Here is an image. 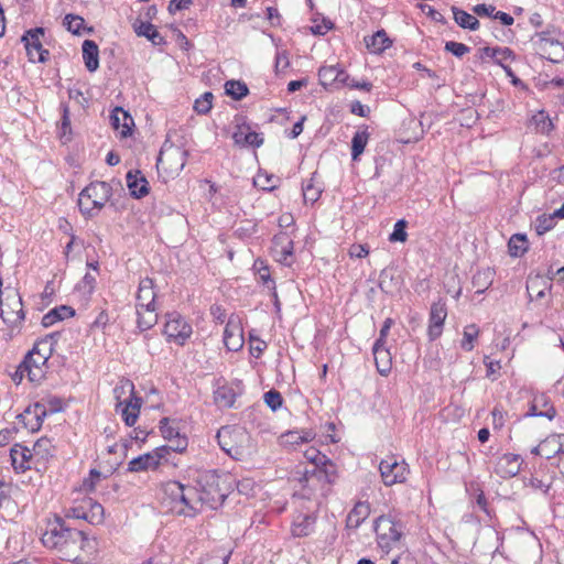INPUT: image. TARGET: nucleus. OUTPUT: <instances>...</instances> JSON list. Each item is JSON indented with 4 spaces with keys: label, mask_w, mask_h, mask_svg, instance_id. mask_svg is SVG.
Masks as SVG:
<instances>
[{
    "label": "nucleus",
    "mask_w": 564,
    "mask_h": 564,
    "mask_svg": "<svg viewBox=\"0 0 564 564\" xmlns=\"http://www.w3.org/2000/svg\"><path fill=\"white\" fill-rule=\"evenodd\" d=\"M41 541L61 560L68 562L77 560L79 552L89 544L84 531L69 528L59 516H54L53 520L47 521Z\"/></svg>",
    "instance_id": "obj_1"
},
{
    "label": "nucleus",
    "mask_w": 564,
    "mask_h": 564,
    "mask_svg": "<svg viewBox=\"0 0 564 564\" xmlns=\"http://www.w3.org/2000/svg\"><path fill=\"white\" fill-rule=\"evenodd\" d=\"M163 492L171 500V510L184 517H195L204 500L197 488L176 480L167 481L163 486Z\"/></svg>",
    "instance_id": "obj_2"
},
{
    "label": "nucleus",
    "mask_w": 564,
    "mask_h": 564,
    "mask_svg": "<svg viewBox=\"0 0 564 564\" xmlns=\"http://www.w3.org/2000/svg\"><path fill=\"white\" fill-rule=\"evenodd\" d=\"M53 348L48 339H42L34 344L31 351L24 357L18 367L13 380H22L24 376L31 382H41L45 378L47 371V361L52 355Z\"/></svg>",
    "instance_id": "obj_3"
},
{
    "label": "nucleus",
    "mask_w": 564,
    "mask_h": 564,
    "mask_svg": "<svg viewBox=\"0 0 564 564\" xmlns=\"http://www.w3.org/2000/svg\"><path fill=\"white\" fill-rule=\"evenodd\" d=\"M304 457L312 464V468H305L301 482H305L304 487L313 485L315 481L319 484H332L336 479V467L334 463L322 454L317 448L311 447L304 453Z\"/></svg>",
    "instance_id": "obj_4"
},
{
    "label": "nucleus",
    "mask_w": 564,
    "mask_h": 564,
    "mask_svg": "<svg viewBox=\"0 0 564 564\" xmlns=\"http://www.w3.org/2000/svg\"><path fill=\"white\" fill-rule=\"evenodd\" d=\"M155 296L153 281L149 278L142 279L135 296L137 323L142 332L151 329L158 323Z\"/></svg>",
    "instance_id": "obj_5"
},
{
    "label": "nucleus",
    "mask_w": 564,
    "mask_h": 564,
    "mask_svg": "<svg viewBox=\"0 0 564 564\" xmlns=\"http://www.w3.org/2000/svg\"><path fill=\"white\" fill-rule=\"evenodd\" d=\"M378 546L389 553L403 546V525L390 514H382L375 521Z\"/></svg>",
    "instance_id": "obj_6"
},
{
    "label": "nucleus",
    "mask_w": 564,
    "mask_h": 564,
    "mask_svg": "<svg viewBox=\"0 0 564 564\" xmlns=\"http://www.w3.org/2000/svg\"><path fill=\"white\" fill-rule=\"evenodd\" d=\"M112 196V187L107 182L96 181L87 185L78 197L79 210L84 216L94 217Z\"/></svg>",
    "instance_id": "obj_7"
},
{
    "label": "nucleus",
    "mask_w": 564,
    "mask_h": 564,
    "mask_svg": "<svg viewBox=\"0 0 564 564\" xmlns=\"http://www.w3.org/2000/svg\"><path fill=\"white\" fill-rule=\"evenodd\" d=\"M117 399V411L120 412L126 425L133 426L139 417L142 399L135 395L134 384L130 380L121 381L113 389Z\"/></svg>",
    "instance_id": "obj_8"
},
{
    "label": "nucleus",
    "mask_w": 564,
    "mask_h": 564,
    "mask_svg": "<svg viewBox=\"0 0 564 564\" xmlns=\"http://www.w3.org/2000/svg\"><path fill=\"white\" fill-rule=\"evenodd\" d=\"M223 477L216 471H207L200 476L199 484L204 497L203 503H208L212 508L223 505L227 497V489L221 487Z\"/></svg>",
    "instance_id": "obj_9"
},
{
    "label": "nucleus",
    "mask_w": 564,
    "mask_h": 564,
    "mask_svg": "<svg viewBox=\"0 0 564 564\" xmlns=\"http://www.w3.org/2000/svg\"><path fill=\"white\" fill-rule=\"evenodd\" d=\"M164 335L169 341H173L183 346L192 336L193 329L191 324L177 312L165 314Z\"/></svg>",
    "instance_id": "obj_10"
},
{
    "label": "nucleus",
    "mask_w": 564,
    "mask_h": 564,
    "mask_svg": "<svg viewBox=\"0 0 564 564\" xmlns=\"http://www.w3.org/2000/svg\"><path fill=\"white\" fill-rule=\"evenodd\" d=\"M533 45L542 57L552 63H560L564 59V44L550 36L549 31L536 33Z\"/></svg>",
    "instance_id": "obj_11"
},
{
    "label": "nucleus",
    "mask_w": 564,
    "mask_h": 564,
    "mask_svg": "<svg viewBox=\"0 0 564 564\" xmlns=\"http://www.w3.org/2000/svg\"><path fill=\"white\" fill-rule=\"evenodd\" d=\"M187 152L178 147L163 148L156 160L158 169L177 175L186 164Z\"/></svg>",
    "instance_id": "obj_12"
},
{
    "label": "nucleus",
    "mask_w": 564,
    "mask_h": 564,
    "mask_svg": "<svg viewBox=\"0 0 564 564\" xmlns=\"http://www.w3.org/2000/svg\"><path fill=\"white\" fill-rule=\"evenodd\" d=\"M379 470L383 484L388 487L403 484L410 473L408 464L404 460L398 462L393 456L382 459L379 464Z\"/></svg>",
    "instance_id": "obj_13"
},
{
    "label": "nucleus",
    "mask_w": 564,
    "mask_h": 564,
    "mask_svg": "<svg viewBox=\"0 0 564 564\" xmlns=\"http://www.w3.org/2000/svg\"><path fill=\"white\" fill-rule=\"evenodd\" d=\"M0 315L11 327L18 326L24 319L22 299L17 291L8 293L4 300L0 301Z\"/></svg>",
    "instance_id": "obj_14"
},
{
    "label": "nucleus",
    "mask_w": 564,
    "mask_h": 564,
    "mask_svg": "<svg viewBox=\"0 0 564 564\" xmlns=\"http://www.w3.org/2000/svg\"><path fill=\"white\" fill-rule=\"evenodd\" d=\"M44 29L39 26L24 32L21 41L24 43L30 62L45 63L50 52L42 45L41 37L44 35Z\"/></svg>",
    "instance_id": "obj_15"
},
{
    "label": "nucleus",
    "mask_w": 564,
    "mask_h": 564,
    "mask_svg": "<svg viewBox=\"0 0 564 564\" xmlns=\"http://www.w3.org/2000/svg\"><path fill=\"white\" fill-rule=\"evenodd\" d=\"M169 448L156 447L152 452L142 454L128 463L129 473H140L156 469L162 462H167Z\"/></svg>",
    "instance_id": "obj_16"
},
{
    "label": "nucleus",
    "mask_w": 564,
    "mask_h": 564,
    "mask_svg": "<svg viewBox=\"0 0 564 564\" xmlns=\"http://www.w3.org/2000/svg\"><path fill=\"white\" fill-rule=\"evenodd\" d=\"M447 317L446 303L438 300L431 305L427 336L431 341L437 339L443 333L444 322Z\"/></svg>",
    "instance_id": "obj_17"
},
{
    "label": "nucleus",
    "mask_w": 564,
    "mask_h": 564,
    "mask_svg": "<svg viewBox=\"0 0 564 564\" xmlns=\"http://www.w3.org/2000/svg\"><path fill=\"white\" fill-rule=\"evenodd\" d=\"M243 330L238 319H228L224 330V344L230 351H238L243 346Z\"/></svg>",
    "instance_id": "obj_18"
},
{
    "label": "nucleus",
    "mask_w": 564,
    "mask_h": 564,
    "mask_svg": "<svg viewBox=\"0 0 564 564\" xmlns=\"http://www.w3.org/2000/svg\"><path fill=\"white\" fill-rule=\"evenodd\" d=\"M521 463L522 462L520 455L511 453L503 454L498 458L495 466V471L501 478H512L520 473Z\"/></svg>",
    "instance_id": "obj_19"
},
{
    "label": "nucleus",
    "mask_w": 564,
    "mask_h": 564,
    "mask_svg": "<svg viewBox=\"0 0 564 564\" xmlns=\"http://www.w3.org/2000/svg\"><path fill=\"white\" fill-rule=\"evenodd\" d=\"M10 457L13 468L19 473H24L35 466L31 448L24 445L15 444L10 451Z\"/></svg>",
    "instance_id": "obj_20"
},
{
    "label": "nucleus",
    "mask_w": 564,
    "mask_h": 564,
    "mask_svg": "<svg viewBox=\"0 0 564 564\" xmlns=\"http://www.w3.org/2000/svg\"><path fill=\"white\" fill-rule=\"evenodd\" d=\"M555 415L556 410L545 394L535 395L525 413V416H540L549 420H553Z\"/></svg>",
    "instance_id": "obj_21"
},
{
    "label": "nucleus",
    "mask_w": 564,
    "mask_h": 564,
    "mask_svg": "<svg viewBox=\"0 0 564 564\" xmlns=\"http://www.w3.org/2000/svg\"><path fill=\"white\" fill-rule=\"evenodd\" d=\"M127 186L134 198H142L149 193V182L139 170H130L127 175Z\"/></svg>",
    "instance_id": "obj_22"
},
{
    "label": "nucleus",
    "mask_w": 564,
    "mask_h": 564,
    "mask_svg": "<svg viewBox=\"0 0 564 564\" xmlns=\"http://www.w3.org/2000/svg\"><path fill=\"white\" fill-rule=\"evenodd\" d=\"M31 452L35 460L34 468L40 469V466L54 456L55 448L50 438L42 437L33 444Z\"/></svg>",
    "instance_id": "obj_23"
},
{
    "label": "nucleus",
    "mask_w": 564,
    "mask_h": 564,
    "mask_svg": "<svg viewBox=\"0 0 564 564\" xmlns=\"http://www.w3.org/2000/svg\"><path fill=\"white\" fill-rule=\"evenodd\" d=\"M375 364L381 376H388L391 371L392 357L383 343H375L372 347Z\"/></svg>",
    "instance_id": "obj_24"
},
{
    "label": "nucleus",
    "mask_w": 564,
    "mask_h": 564,
    "mask_svg": "<svg viewBox=\"0 0 564 564\" xmlns=\"http://www.w3.org/2000/svg\"><path fill=\"white\" fill-rule=\"evenodd\" d=\"M110 123L121 137H127L131 132L133 119L123 108L116 107L110 115Z\"/></svg>",
    "instance_id": "obj_25"
},
{
    "label": "nucleus",
    "mask_w": 564,
    "mask_h": 564,
    "mask_svg": "<svg viewBox=\"0 0 564 564\" xmlns=\"http://www.w3.org/2000/svg\"><path fill=\"white\" fill-rule=\"evenodd\" d=\"M232 139L238 145H251L259 148L263 144V138L260 133L250 131L247 126H238L232 134Z\"/></svg>",
    "instance_id": "obj_26"
},
{
    "label": "nucleus",
    "mask_w": 564,
    "mask_h": 564,
    "mask_svg": "<svg viewBox=\"0 0 564 564\" xmlns=\"http://www.w3.org/2000/svg\"><path fill=\"white\" fill-rule=\"evenodd\" d=\"M316 522V517L313 514L299 513L292 524V534L296 538H304L310 535Z\"/></svg>",
    "instance_id": "obj_27"
},
{
    "label": "nucleus",
    "mask_w": 564,
    "mask_h": 564,
    "mask_svg": "<svg viewBox=\"0 0 564 564\" xmlns=\"http://www.w3.org/2000/svg\"><path fill=\"white\" fill-rule=\"evenodd\" d=\"M234 431L230 427L224 426L217 433V440L220 448L230 457L238 458L241 455L240 446L232 443Z\"/></svg>",
    "instance_id": "obj_28"
},
{
    "label": "nucleus",
    "mask_w": 564,
    "mask_h": 564,
    "mask_svg": "<svg viewBox=\"0 0 564 564\" xmlns=\"http://www.w3.org/2000/svg\"><path fill=\"white\" fill-rule=\"evenodd\" d=\"M543 457L551 459L556 455L564 454V434H552L541 442Z\"/></svg>",
    "instance_id": "obj_29"
},
{
    "label": "nucleus",
    "mask_w": 564,
    "mask_h": 564,
    "mask_svg": "<svg viewBox=\"0 0 564 564\" xmlns=\"http://www.w3.org/2000/svg\"><path fill=\"white\" fill-rule=\"evenodd\" d=\"M367 48L373 54H381L391 46L392 41L389 39L384 30H379L371 36L365 37Z\"/></svg>",
    "instance_id": "obj_30"
},
{
    "label": "nucleus",
    "mask_w": 564,
    "mask_h": 564,
    "mask_svg": "<svg viewBox=\"0 0 564 564\" xmlns=\"http://www.w3.org/2000/svg\"><path fill=\"white\" fill-rule=\"evenodd\" d=\"M370 514V506L367 502H357L347 516V527L357 529Z\"/></svg>",
    "instance_id": "obj_31"
},
{
    "label": "nucleus",
    "mask_w": 564,
    "mask_h": 564,
    "mask_svg": "<svg viewBox=\"0 0 564 564\" xmlns=\"http://www.w3.org/2000/svg\"><path fill=\"white\" fill-rule=\"evenodd\" d=\"M83 58L85 66L89 72H95L99 67L98 45L91 40H85L83 43Z\"/></svg>",
    "instance_id": "obj_32"
},
{
    "label": "nucleus",
    "mask_w": 564,
    "mask_h": 564,
    "mask_svg": "<svg viewBox=\"0 0 564 564\" xmlns=\"http://www.w3.org/2000/svg\"><path fill=\"white\" fill-rule=\"evenodd\" d=\"M237 394L231 387L221 386L214 391V402L220 409L234 406Z\"/></svg>",
    "instance_id": "obj_33"
},
{
    "label": "nucleus",
    "mask_w": 564,
    "mask_h": 564,
    "mask_svg": "<svg viewBox=\"0 0 564 564\" xmlns=\"http://www.w3.org/2000/svg\"><path fill=\"white\" fill-rule=\"evenodd\" d=\"M550 289L551 284L541 275L529 278L527 282V292L529 294L530 300H533V293L535 294L536 300L544 297L546 291H549Z\"/></svg>",
    "instance_id": "obj_34"
},
{
    "label": "nucleus",
    "mask_w": 564,
    "mask_h": 564,
    "mask_svg": "<svg viewBox=\"0 0 564 564\" xmlns=\"http://www.w3.org/2000/svg\"><path fill=\"white\" fill-rule=\"evenodd\" d=\"M85 521L90 524H100L104 521V507L91 498L85 499Z\"/></svg>",
    "instance_id": "obj_35"
},
{
    "label": "nucleus",
    "mask_w": 564,
    "mask_h": 564,
    "mask_svg": "<svg viewBox=\"0 0 564 564\" xmlns=\"http://www.w3.org/2000/svg\"><path fill=\"white\" fill-rule=\"evenodd\" d=\"M134 31L139 36H144L154 45H162L165 43L164 37L160 34L156 28L150 22H140L134 26Z\"/></svg>",
    "instance_id": "obj_36"
},
{
    "label": "nucleus",
    "mask_w": 564,
    "mask_h": 564,
    "mask_svg": "<svg viewBox=\"0 0 564 564\" xmlns=\"http://www.w3.org/2000/svg\"><path fill=\"white\" fill-rule=\"evenodd\" d=\"M455 22L463 29L476 31L479 28V21L470 13L457 8L452 7Z\"/></svg>",
    "instance_id": "obj_37"
},
{
    "label": "nucleus",
    "mask_w": 564,
    "mask_h": 564,
    "mask_svg": "<svg viewBox=\"0 0 564 564\" xmlns=\"http://www.w3.org/2000/svg\"><path fill=\"white\" fill-rule=\"evenodd\" d=\"M369 140V132L367 129L357 131L351 139V159L357 161L365 151V148Z\"/></svg>",
    "instance_id": "obj_38"
},
{
    "label": "nucleus",
    "mask_w": 564,
    "mask_h": 564,
    "mask_svg": "<svg viewBox=\"0 0 564 564\" xmlns=\"http://www.w3.org/2000/svg\"><path fill=\"white\" fill-rule=\"evenodd\" d=\"M494 271L489 268L478 271L473 276V285L476 288V293H484L492 283Z\"/></svg>",
    "instance_id": "obj_39"
},
{
    "label": "nucleus",
    "mask_w": 564,
    "mask_h": 564,
    "mask_svg": "<svg viewBox=\"0 0 564 564\" xmlns=\"http://www.w3.org/2000/svg\"><path fill=\"white\" fill-rule=\"evenodd\" d=\"M316 434L312 430L292 431L283 435L285 443L299 445L308 443L315 438Z\"/></svg>",
    "instance_id": "obj_40"
},
{
    "label": "nucleus",
    "mask_w": 564,
    "mask_h": 564,
    "mask_svg": "<svg viewBox=\"0 0 564 564\" xmlns=\"http://www.w3.org/2000/svg\"><path fill=\"white\" fill-rule=\"evenodd\" d=\"M253 269L258 275L259 281L267 285L269 290L274 291L275 282L271 279L270 270L267 263L261 259H257L253 263Z\"/></svg>",
    "instance_id": "obj_41"
},
{
    "label": "nucleus",
    "mask_w": 564,
    "mask_h": 564,
    "mask_svg": "<svg viewBox=\"0 0 564 564\" xmlns=\"http://www.w3.org/2000/svg\"><path fill=\"white\" fill-rule=\"evenodd\" d=\"M226 94L235 100H241L249 93L247 85L240 80H228L225 84Z\"/></svg>",
    "instance_id": "obj_42"
},
{
    "label": "nucleus",
    "mask_w": 564,
    "mask_h": 564,
    "mask_svg": "<svg viewBox=\"0 0 564 564\" xmlns=\"http://www.w3.org/2000/svg\"><path fill=\"white\" fill-rule=\"evenodd\" d=\"M230 556L231 551L218 549L203 556L198 564H228Z\"/></svg>",
    "instance_id": "obj_43"
},
{
    "label": "nucleus",
    "mask_w": 564,
    "mask_h": 564,
    "mask_svg": "<svg viewBox=\"0 0 564 564\" xmlns=\"http://www.w3.org/2000/svg\"><path fill=\"white\" fill-rule=\"evenodd\" d=\"M508 250L511 257L517 258L522 256L528 250L525 236L520 234L513 235L509 239Z\"/></svg>",
    "instance_id": "obj_44"
},
{
    "label": "nucleus",
    "mask_w": 564,
    "mask_h": 564,
    "mask_svg": "<svg viewBox=\"0 0 564 564\" xmlns=\"http://www.w3.org/2000/svg\"><path fill=\"white\" fill-rule=\"evenodd\" d=\"M273 242L275 247L281 245V258L279 259V261H286L288 257L292 256L293 253V241L286 235L283 234L280 236H275Z\"/></svg>",
    "instance_id": "obj_45"
},
{
    "label": "nucleus",
    "mask_w": 564,
    "mask_h": 564,
    "mask_svg": "<svg viewBox=\"0 0 564 564\" xmlns=\"http://www.w3.org/2000/svg\"><path fill=\"white\" fill-rule=\"evenodd\" d=\"M479 329L475 324L467 325L464 328V338L462 340V348L465 351H471L474 349V340L477 338Z\"/></svg>",
    "instance_id": "obj_46"
},
{
    "label": "nucleus",
    "mask_w": 564,
    "mask_h": 564,
    "mask_svg": "<svg viewBox=\"0 0 564 564\" xmlns=\"http://www.w3.org/2000/svg\"><path fill=\"white\" fill-rule=\"evenodd\" d=\"M556 217L552 215H541L535 220V231L539 236L551 230L556 224Z\"/></svg>",
    "instance_id": "obj_47"
},
{
    "label": "nucleus",
    "mask_w": 564,
    "mask_h": 564,
    "mask_svg": "<svg viewBox=\"0 0 564 564\" xmlns=\"http://www.w3.org/2000/svg\"><path fill=\"white\" fill-rule=\"evenodd\" d=\"M408 221L405 219H399L393 227V231L389 236L391 242H405L408 239L406 232Z\"/></svg>",
    "instance_id": "obj_48"
},
{
    "label": "nucleus",
    "mask_w": 564,
    "mask_h": 564,
    "mask_svg": "<svg viewBox=\"0 0 564 564\" xmlns=\"http://www.w3.org/2000/svg\"><path fill=\"white\" fill-rule=\"evenodd\" d=\"M84 19L79 15L66 14L63 24L73 34H80V29L84 25Z\"/></svg>",
    "instance_id": "obj_49"
},
{
    "label": "nucleus",
    "mask_w": 564,
    "mask_h": 564,
    "mask_svg": "<svg viewBox=\"0 0 564 564\" xmlns=\"http://www.w3.org/2000/svg\"><path fill=\"white\" fill-rule=\"evenodd\" d=\"M276 180L273 175H268V174H261L259 173L254 178H253V184L254 186L263 189V191H272L276 187V184H275Z\"/></svg>",
    "instance_id": "obj_50"
},
{
    "label": "nucleus",
    "mask_w": 564,
    "mask_h": 564,
    "mask_svg": "<svg viewBox=\"0 0 564 564\" xmlns=\"http://www.w3.org/2000/svg\"><path fill=\"white\" fill-rule=\"evenodd\" d=\"M264 403L272 410L276 411L282 406L283 398L281 393L274 389L269 390L263 395Z\"/></svg>",
    "instance_id": "obj_51"
},
{
    "label": "nucleus",
    "mask_w": 564,
    "mask_h": 564,
    "mask_svg": "<svg viewBox=\"0 0 564 564\" xmlns=\"http://www.w3.org/2000/svg\"><path fill=\"white\" fill-rule=\"evenodd\" d=\"M339 74V70L335 66H324L318 70V77L323 85L337 80Z\"/></svg>",
    "instance_id": "obj_52"
},
{
    "label": "nucleus",
    "mask_w": 564,
    "mask_h": 564,
    "mask_svg": "<svg viewBox=\"0 0 564 564\" xmlns=\"http://www.w3.org/2000/svg\"><path fill=\"white\" fill-rule=\"evenodd\" d=\"M160 431L162 436L169 442H173L174 438L181 436L178 430L170 424V420L167 417H163L160 421Z\"/></svg>",
    "instance_id": "obj_53"
},
{
    "label": "nucleus",
    "mask_w": 564,
    "mask_h": 564,
    "mask_svg": "<svg viewBox=\"0 0 564 564\" xmlns=\"http://www.w3.org/2000/svg\"><path fill=\"white\" fill-rule=\"evenodd\" d=\"M321 193L322 191L314 186L313 178L303 185V197L305 202L315 203L319 198Z\"/></svg>",
    "instance_id": "obj_54"
},
{
    "label": "nucleus",
    "mask_w": 564,
    "mask_h": 564,
    "mask_svg": "<svg viewBox=\"0 0 564 564\" xmlns=\"http://www.w3.org/2000/svg\"><path fill=\"white\" fill-rule=\"evenodd\" d=\"M445 51L452 53L456 57H462L470 51V47L464 43L448 41L445 43Z\"/></svg>",
    "instance_id": "obj_55"
},
{
    "label": "nucleus",
    "mask_w": 564,
    "mask_h": 564,
    "mask_svg": "<svg viewBox=\"0 0 564 564\" xmlns=\"http://www.w3.org/2000/svg\"><path fill=\"white\" fill-rule=\"evenodd\" d=\"M85 499L80 502V505L76 507H70L65 509L64 516L67 519H80L85 520Z\"/></svg>",
    "instance_id": "obj_56"
},
{
    "label": "nucleus",
    "mask_w": 564,
    "mask_h": 564,
    "mask_svg": "<svg viewBox=\"0 0 564 564\" xmlns=\"http://www.w3.org/2000/svg\"><path fill=\"white\" fill-rule=\"evenodd\" d=\"M100 478L101 473L97 469H91L89 473V477L84 479L83 487L85 488L86 491H94Z\"/></svg>",
    "instance_id": "obj_57"
},
{
    "label": "nucleus",
    "mask_w": 564,
    "mask_h": 564,
    "mask_svg": "<svg viewBox=\"0 0 564 564\" xmlns=\"http://www.w3.org/2000/svg\"><path fill=\"white\" fill-rule=\"evenodd\" d=\"M254 481L251 478H243L237 481V490L245 496L253 495Z\"/></svg>",
    "instance_id": "obj_58"
},
{
    "label": "nucleus",
    "mask_w": 564,
    "mask_h": 564,
    "mask_svg": "<svg viewBox=\"0 0 564 564\" xmlns=\"http://www.w3.org/2000/svg\"><path fill=\"white\" fill-rule=\"evenodd\" d=\"M170 443H171L170 445L164 446V447L169 448V453L171 451L176 452V453H182L186 449V447L188 445L187 438L185 436H180L177 438H174L173 442H170Z\"/></svg>",
    "instance_id": "obj_59"
},
{
    "label": "nucleus",
    "mask_w": 564,
    "mask_h": 564,
    "mask_svg": "<svg viewBox=\"0 0 564 564\" xmlns=\"http://www.w3.org/2000/svg\"><path fill=\"white\" fill-rule=\"evenodd\" d=\"M473 11L479 17H491L496 13V8L491 4L480 3L473 8Z\"/></svg>",
    "instance_id": "obj_60"
},
{
    "label": "nucleus",
    "mask_w": 564,
    "mask_h": 564,
    "mask_svg": "<svg viewBox=\"0 0 564 564\" xmlns=\"http://www.w3.org/2000/svg\"><path fill=\"white\" fill-rule=\"evenodd\" d=\"M369 249L366 245H352L349 249V256L351 258H364L368 256Z\"/></svg>",
    "instance_id": "obj_61"
},
{
    "label": "nucleus",
    "mask_w": 564,
    "mask_h": 564,
    "mask_svg": "<svg viewBox=\"0 0 564 564\" xmlns=\"http://www.w3.org/2000/svg\"><path fill=\"white\" fill-rule=\"evenodd\" d=\"M194 109L199 115H206L212 109V102L210 101H206V100H204L203 98L199 97L194 102Z\"/></svg>",
    "instance_id": "obj_62"
},
{
    "label": "nucleus",
    "mask_w": 564,
    "mask_h": 564,
    "mask_svg": "<svg viewBox=\"0 0 564 564\" xmlns=\"http://www.w3.org/2000/svg\"><path fill=\"white\" fill-rule=\"evenodd\" d=\"M193 3L192 0H171L169 4V11L174 13L187 9Z\"/></svg>",
    "instance_id": "obj_63"
},
{
    "label": "nucleus",
    "mask_w": 564,
    "mask_h": 564,
    "mask_svg": "<svg viewBox=\"0 0 564 564\" xmlns=\"http://www.w3.org/2000/svg\"><path fill=\"white\" fill-rule=\"evenodd\" d=\"M391 564H415V561L408 551H403L391 561Z\"/></svg>",
    "instance_id": "obj_64"
}]
</instances>
